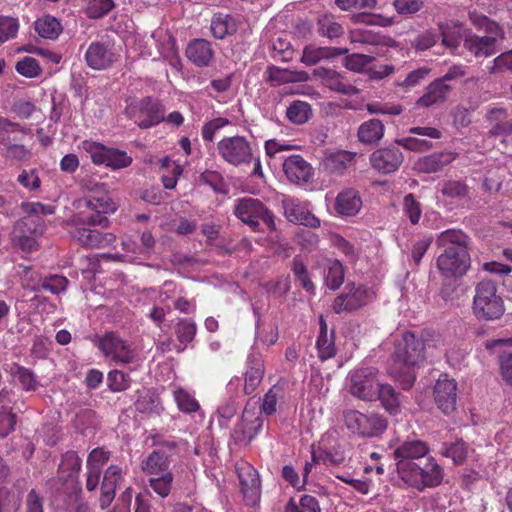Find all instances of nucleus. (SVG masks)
<instances>
[{
  "label": "nucleus",
  "mask_w": 512,
  "mask_h": 512,
  "mask_svg": "<svg viewBox=\"0 0 512 512\" xmlns=\"http://www.w3.org/2000/svg\"><path fill=\"white\" fill-rule=\"evenodd\" d=\"M470 237L461 229H447L436 238V245L442 249L436 260L440 274L445 278H459L471 266Z\"/></svg>",
  "instance_id": "obj_1"
},
{
  "label": "nucleus",
  "mask_w": 512,
  "mask_h": 512,
  "mask_svg": "<svg viewBox=\"0 0 512 512\" xmlns=\"http://www.w3.org/2000/svg\"><path fill=\"white\" fill-rule=\"evenodd\" d=\"M425 360L424 341L412 331H406L395 343L390 376L403 390L410 389L416 380V368Z\"/></svg>",
  "instance_id": "obj_2"
},
{
  "label": "nucleus",
  "mask_w": 512,
  "mask_h": 512,
  "mask_svg": "<svg viewBox=\"0 0 512 512\" xmlns=\"http://www.w3.org/2000/svg\"><path fill=\"white\" fill-rule=\"evenodd\" d=\"M97 347L103 356L115 365L129 366L131 371L140 366L139 351L133 343L120 337L118 332L106 331L99 338Z\"/></svg>",
  "instance_id": "obj_3"
},
{
  "label": "nucleus",
  "mask_w": 512,
  "mask_h": 512,
  "mask_svg": "<svg viewBox=\"0 0 512 512\" xmlns=\"http://www.w3.org/2000/svg\"><path fill=\"white\" fill-rule=\"evenodd\" d=\"M472 309L478 319L486 321L498 320L504 315V301L494 281L484 279L476 285Z\"/></svg>",
  "instance_id": "obj_4"
},
{
  "label": "nucleus",
  "mask_w": 512,
  "mask_h": 512,
  "mask_svg": "<svg viewBox=\"0 0 512 512\" xmlns=\"http://www.w3.org/2000/svg\"><path fill=\"white\" fill-rule=\"evenodd\" d=\"M47 229L42 217L25 215L13 225L10 237L13 246L24 253H32L40 248V239Z\"/></svg>",
  "instance_id": "obj_5"
},
{
  "label": "nucleus",
  "mask_w": 512,
  "mask_h": 512,
  "mask_svg": "<svg viewBox=\"0 0 512 512\" xmlns=\"http://www.w3.org/2000/svg\"><path fill=\"white\" fill-rule=\"evenodd\" d=\"M77 208L80 209L77 216L80 224L107 228L110 224L107 215L114 213L117 205L108 194H101L78 200Z\"/></svg>",
  "instance_id": "obj_6"
},
{
  "label": "nucleus",
  "mask_w": 512,
  "mask_h": 512,
  "mask_svg": "<svg viewBox=\"0 0 512 512\" xmlns=\"http://www.w3.org/2000/svg\"><path fill=\"white\" fill-rule=\"evenodd\" d=\"M402 475L399 477L410 487L423 491L426 488H435L439 486L444 478V469L440 466L434 457L427 458L425 465L419 463L402 464Z\"/></svg>",
  "instance_id": "obj_7"
},
{
  "label": "nucleus",
  "mask_w": 512,
  "mask_h": 512,
  "mask_svg": "<svg viewBox=\"0 0 512 512\" xmlns=\"http://www.w3.org/2000/svg\"><path fill=\"white\" fill-rule=\"evenodd\" d=\"M27 134L28 129L20 124L0 118V144L5 146V158L16 161L30 158V151L21 143Z\"/></svg>",
  "instance_id": "obj_8"
},
{
  "label": "nucleus",
  "mask_w": 512,
  "mask_h": 512,
  "mask_svg": "<svg viewBox=\"0 0 512 512\" xmlns=\"http://www.w3.org/2000/svg\"><path fill=\"white\" fill-rule=\"evenodd\" d=\"M235 216L249 225L253 231H261L260 221L269 229H275L274 215L259 200L250 197L238 199L234 207Z\"/></svg>",
  "instance_id": "obj_9"
},
{
  "label": "nucleus",
  "mask_w": 512,
  "mask_h": 512,
  "mask_svg": "<svg viewBox=\"0 0 512 512\" xmlns=\"http://www.w3.org/2000/svg\"><path fill=\"white\" fill-rule=\"evenodd\" d=\"M380 384L378 370L374 367L352 370L348 376L349 392L364 401L376 399Z\"/></svg>",
  "instance_id": "obj_10"
},
{
  "label": "nucleus",
  "mask_w": 512,
  "mask_h": 512,
  "mask_svg": "<svg viewBox=\"0 0 512 512\" xmlns=\"http://www.w3.org/2000/svg\"><path fill=\"white\" fill-rule=\"evenodd\" d=\"M128 117L141 129H148L164 121L163 104L151 97H144L127 108Z\"/></svg>",
  "instance_id": "obj_11"
},
{
  "label": "nucleus",
  "mask_w": 512,
  "mask_h": 512,
  "mask_svg": "<svg viewBox=\"0 0 512 512\" xmlns=\"http://www.w3.org/2000/svg\"><path fill=\"white\" fill-rule=\"evenodd\" d=\"M217 151L224 161L233 165H247L253 161L251 143L244 136H226L217 143Z\"/></svg>",
  "instance_id": "obj_12"
},
{
  "label": "nucleus",
  "mask_w": 512,
  "mask_h": 512,
  "mask_svg": "<svg viewBox=\"0 0 512 512\" xmlns=\"http://www.w3.org/2000/svg\"><path fill=\"white\" fill-rule=\"evenodd\" d=\"M235 469L245 503L255 506L261 496V481L257 470L247 462L236 464Z\"/></svg>",
  "instance_id": "obj_13"
},
{
  "label": "nucleus",
  "mask_w": 512,
  "mask_h": 512,
  "mask_svg": "<svg viewBox=\"0 0 512 512\" xmlns=\"http://www.w3.org/2000/svg\"><path fill=\"white\" fill-rule=\"evenodd\" d=\"M430 449L426 442L413 439L401 442L393 451L392 456L395 460V466L398 476L402 475L401 465H415L419 460L429 453Z\"/></svg>",
  "instance_id": "obj_14"
},
{
  "label": "nucleus",
  "mask_w": 512,
  "mask_h": 512,
  "mask_svg": "<svg viewBox=\"0 0 512 512\" xmlns=\"http://www.w3.org/2000/svg\"><path fill=\"white\" fill-rule=\"evenodd\" d=\"M434 399L440 411L446 415L456 409L457 383L447 374H441L434 386Z\"/></svg>",
  "instance_id": "obj_15"
},
{
  "label": "nucleus",
  "mask_w": 512,
  "mask_h": 512,
  "mask_svg": "<svg viewBox=\"0 0 512 512\" xmlns=\"http://www.w3.org/2000/svg\"><path fill=\"white\" fill-rule=\"evenodd\" d=\"M72 237L77 240L82 247L88 249H103L114 246L117 239L116 235L111 232H103L86 227L76 228L72 232Z\"/></svg>",
  "instance_id": "obj_16"
},
{
  "label": "nucleus",
  "mask_w": 512,
  "mask_h": 512,
  "mask_svg": "<svg viewBox=\"0 0 512 512\" xmlns=\"http://www.w3.org/2000/svg\"><path fill=\"white\" fill-rule=\"evenodd\" d=\"M84 58L91 69L104 70L116 61V54L110 44L93 41L89 44Z\"/></svg>",
  "instance_id": "obj_17"
},
{
  "label": "nucleus",
  "mask_w": 512,
  "mask_h": 512,
  "mask_svg": "<svg viewBox=\"0 0 512 512\" xmlns=\"http://www.w3.org/2000/svg\"><path fill=\"white\" fill-rule=\"evenodd\" d=\"M403 160V153L394 146L377 149L370 156L372 167L384 174L397 171Z\"/></svg>",
  "instance_id": "obj_18"
},
{
  "label": "nucleus",
  "mask_w": 512,
  "mask_h": 512,
  "mask_svg": "<svg viewBox=\"0 0 512 512\" xmlns=\"http://www.w3.org/2000/svg\"><path fill=\"white\" fill-rule=\"evenodd\" d=\"M345 289L347 292L337 296L332 304V309L337 314L351 312L367 302V291L363 287H355L353 283H349Z\"/></svg>",
  "instance_id": "obj_19"
},
{
  "label": "nucleus",
  "mask_w": 512,
  "mask_h": 512,
  "mask_svg": "<svg viewBox=\"0 0 512 512\" xmlns=\"http://www.w3.org/2000/svg\"><path fill=\"white\" fill-rule=\"evenodd\" d=\"M282 205L288 221L311 228L320 226V220L298 199L286 198L282 201Z\"/></svg>",
  "instance_id": "obj_20"
},
{
  "label": "nucleus",
  "mask_w": 512,
  "mask_h": 512,
  "mask_svg": "<svg viewBox=\"0 0 512 512\" xmlns=\"http://www.w3.org/2000/svg\"><path fill=\"white\" fill-rule=\"evenodd\" d=\"M346 427L362 438L379 437L387 429L385 418H344Z\"/></svg>",
  "instance_id": "obj_21"
},
{
  "label": "nucleus",
  "mask_w": 512,
  "mask_h": 512,
  "mask_svg": "<svg viewBox=\"0 0 512 512\" xmlns=\"http://www.w3.org/2000/svg\"><path fill=\"white\" fill-rule=\"evenodd\" d=\"M458 154L452 151L434 152L420 157L414 164V169L420 173H437L451 164Z\"/></svg>",
  "instance_id": "obj_22"
},
{
  "label": "nucleus",
  "mask_w": 512,
  "mask_h": 512,
  "mask_svg": "<svg viewBox=\"0 0 512 512\" xmlns=\"http://www.w3.org/2000/svg\"><path fill=\"white\" fill-rule=\"evenodd\" d=\"M499 36H478L470 30L465 34L464 48L475 57H489L496 53V42Z\"/></svg>",
  "instance_id": "obj_23"
},
{
  "label": "nucleus",
  "mask_w": 512,
  "mask_h": 512,
  "mask_svg": "<svg viewBox=\"0 0 512 512\" xmlns=\"http://www.w3.org/2000/svg\"><path fill=\"white\" fill-rule=\"evenodd\" d=\"M123 480L122 469L117 465H110L104 472L101 483V495L99 504L101 509H106L115 498L117 486Z\"/></svg>",
  "instance_id": "obj_24"
},
{
  "label": "nucleus",
  "mask_w": 512,
  "mask_h": 512,
  "mask_svg": "<svg viewBox=\"0 0 512 512\" xmlns=\"http://www.w3.org/2000/svg\"><path fill=\"white\" fill-rule=\"evenodd\" d=\"M441 195L447 205L462 206L471 199L469 186L459 180H447L441 184Z\"/></svg>",
  "instance_id": "obj_25"
},
{
  "label": "nucleus",
  "mask_w": 512,
  "mask_h": 512,
  "mask_svg": "<svg viewBox=\"0 0 512 512\" xmlns=\"http://www.w3.org/2000/svg\"><path fill=\"white\" fill-rule=\"evenodd\" d=\"M283 170L287 178L293 183H306L312 175L311 165L300 155H292L283 163Z\"/></svg>",
  "instance_id": "obj_26"
},
{
  "label": "nucleus",
  "mask_w": 512,
  "mask_h": 512,
  "mask_svg": "<svg viewBox=\"0 0 512 512\" xmlns=\"http://www.w3.org/2000/svg\"><path fill=\"white\" fill-rule=\"evenodd\" d=\"M348 52L346 48L340 47H318L313 44L303 48L300 62L307 66H314L323 60H330Z\"/></svg>",
  "instance_id": "obj_27"
},
{
  "label": "nucleus",
  "mask_w": 512,
  "mask_h": 512,
  "mask_svg": "<svg viewBox=\"0 0 512 512\" xmlns=\"http://www.w3.org/2000/svg\"><path fill=\"white\" fill-rule=\"evenodd\" d=\"M248 369L244 379V393L252 394L262 382L265 368L264 360L260 353H251L247 358Z\"/></svg>",
  "instance_id": "obj_28"
},
{
  "label": "nucleus",
  "mask_w": 512,
  "mask_h": 512,
  "mask_svg": "<svg viewBox=\"0 0 512 512\" xmlns=\"http://www.w3.org/2000/svg\"><path fill=\"white\" fill-rule=\"evenodd\" d=\"M185 54L195 66L202 68L210 65L214 51L208 40L194 39L188 44Z\"/></svg>",
  "instance_id": "obj_29"
},
{
  "label": "nucleus",
  "mask_w": 512,
  "mask_h": 512,
  "mask_svg": "<svg viewBox=\"0 0 512 512\" xmlns=\"http://www.w3.org/2000/svg\"><path fill=\"white\" fill-rule=\"evenodd\" d=\"M439 31L442 37V44L454 51L459 48L461 41H464L465 34L468 33V29L458 21H446L439 23Z\"/></svg>",
  "instance_id": "obj_30"
},
{
  "label": "nucleus",
  "mask_w": 512,
  "mask_h": 512,
  "mask_svg": "<svg viewBox=\"0 0 512 512\" xmlns=\"http://www.w3.org/2000/svg\"><path fill=\"white\" fill-rule=\"evenodd\" d=\"M262 418H238L232 430V437L237 444L247 445L262 428Z\"/></svg>",
  "instance_id": "obj_31"
},
{
  "label": "nucleus",
  "mask_w": 512,
  "mask_h": 512,
  "mask_svg": "<svg viewBox=\"0 0 512 512\" xmlns=\"http://www.w3.org/2000/svg\"><path fill=\"white\" fill-rule=\"evenodd\" d=\"M451 90L450 85L443 83V80L436 79L427 86L426 92L417 100L416 104L419 107L428 108L443 103Z\"/></svg>",
  "instance_id": "obj_32"
},
{
  "label": "nucleus",
  "mask_w": 512,
  "mask_h": 512,
  "mask_svg": "<svg viewBox=\"0 0 512 512\" xmlns=\"http://www.w3.org/2000/svg\"><path fill=\"white\" fill-rule=\"evenodd\" d=\"M171 455L163 449L152 451L140 465L141 470L149 475H160L169 472Z\"/></svg>",
  "instance_id": "obj_33"
},
{
  "label": "nucleus",
  "mask_w": 512,
  "mask_h": 512,
  "mask_svg": "<svg viewBox=\"0 0 512 512\" xmlns=\"http://www.w3.org/2000/svg\"><path fill=\"white\" fill-rule=\"evenodd\" d=\"M362 206V200L355 189L348 188L341 191L335 201V210L343 216L356 215Z\"/></svg>",
  "instance_id": "obj_34"
},
{
  "label": "nucleus",
  "mask_w": 512,
  "mask_h": 512,
  "mask_svg": "<svg viewBox=\"0 0 512 512\" xmlns=\"http://www.w3.org/2000/svg\"><path fill=\"white\" fill-rule=\"evenodd\" d=\"M237 29L238 23L231 14L219 12L212 16L210 30L214 38L225 39L235 34Z\"/></svg>",
  "instance_id": "obj_35"
},
{
  "label": "nucleus",
  "mask_w": 512,
  "mask_h": 512,
  "mask_svg": "<svg viewBox=\"0 0 512 512\" xmlns=\"http://www.w3.org/2000/svg\"><path fill=\"white\" fill-rule=\"evenodd\" d=\"M68 283L69 281L65 276L51 274L40 277L34 284L28 283L26 287L35 293L47 291L54 295H59L67 289Z\"/></svg>",
  "instance_id": "obj_36"
},
{
  "label": "nucleus",
  "mask_w": 512,
  "mask_h": 512,
  "mask_svg": "<svg viewBox=\"0 0 512 512\" xmlns=\"http://www.w3.org/2000/svg\"><path fill=\"white\" fill-rule=\"evenodd\" d=\"M487 121L491 125L489 134L492 136L512 135V120L507 119V111L503 108H493L487 113Z\"/></svg>",
  "instance_id": "obj_37"
},
{
  "label": "nucleus",
  "mask_w": 512,
  "mask_h": 512,
  "mask_svg": "<svg viewBox=\"0 0 512 512\" xmlns=\"http://www.w3.org/2000/svg\"><path fill=\"white\" fill-rule=\"evenodd\" d=\"M320 331L316 341L318 356L322 361L333 358L336 355V347L334 342V333L328 334V327L321 316L319 319Z\"/></svg>",
  "instance_id": "obj_38"
},
{
  "label": "nucleus",
  "mask_w": 512,
  "mask_h": 512,
  "mask_svg": "<svg viewBox=\"0 0 512 512\" xmlns=\"http://www.w3.org/2000/svg\"><path fill=\"white\" fill-rule=\"evenodd\" d=\"M468 445L463 439H457L454 442H442L438 453L452 460L454 465L460 466L464 464L468 456Z\"/></svg>",
  "instance_id": "obj_39"
},
{
  "label": "nucleus",
  "mask_w": 512,
  "mask_h": 512,
  "mask_svg": "<svg viewBox=\"0 0 512 512\" xmlns=\"http://www.w3.org/2000/svg\"><path fill=\"white\" fill-rule=\"evenodd\" d=\"M384 131V124L380 120L370 119L359 126L357 136L361 143L374 145L383 138Z\"/></svg>",
  "instance_id": "obj_40"
},
{
  "label": "nucleus",
  "mask_w": 512,
  "mask_h": 512,
  "mask_svg": "<svg viewBox=\"0 0 512 512\" xmlns=\"http://www.w3.org/2000/svg\"><path fill=\"white\" fill-rule=\"evenodd\" d=\"M355 153L337 151L327 155L323 161L326 171L332 174H342L354 161Z\"/></svg>",
  "instance_id": "obj_41"
},
{
  "label": "nucleus",
  "mask_w": 512,
  "mask_h": 512,
  "mask_svg": "<svg viewBox=\"0 0 512 512\" xmlns=\"http://www.w3.org/2000/svg\"><path fill=\"white\" fill-rule=\"evenodd\" d=\"M316 31L321 37H325L330 40L339 38L344 34L342 24L336 20L334 15L327 13L318 16L316 21Z\"/></svg>",
  "instance_id": "obj_42"
},
{
  "label": "nucleus",
  "mask_w": 512,
  "mask_h": 512,
  "mask_svg": "<svg viewBox=\"0 0 512 512\" xmlns=\"http://www.w3.org/2000/svg\"><path fill=\"white\" fill-rule=\"evenodd\" d=\"M34 28L41 38L49 40H56L63 31L60 20L52 15L38 18L34 23Z\"/></svg>",
  "instance_id": "obj_43"
},
{
  "label": "nucleus",
  "mask_w": 512,
  "mask_h": 512,
  "mask_svg": "<svg viewBox=\"0 0 512 512\" xmlns=\"http://www.w3.org/2000/svg\"><path fill=\"white\" fill-rule=\"evenodd\" d=\"M134 406L135 410L142 414H160L162 411L159 396L150 389L139 391Z\"/></svg>",
  "instance_id": "obj_44"
},
{
  "label": "nucleus",
  "mask_w": 512,
  "mask_h": 512,
  "mask_svg": "<svg viewBox=\"0 0 512 512\" xmlns=\"http://www.w3.org/2000/svg\"><path fill=\"white\" fill-rule=\"evenodd\" d=\"M324 278L326 286L337 290L344 282V268L337 259H327L324 263Z\"/></svg>",
  "instance_id": "obj_45"
},
{
  "label": "nucleus",
  "mask_w": 512,
  "mask_h": 512,
  "mask_svg": "<svg viewBox=\"0 0 512 512\" xmlns=\"http://www.w3.org/2000/svg\"><path fill=\"white\" fill-rule=\"evenodd\" d=\"M376 399L381 401L382 406L389 414L396 415L400 413L399 393L391 385L381 383Z\"/></svg>",
  "instance_id": "obj_46"
},
{
  "label": "nucleus",
  "mask_w": 512,
  "mask_h": 512,
  "mask_svg": "<svg viewBox=\"0 0 512 512\" xmlns=\"http://www.w3.org/2000/svg\"><path fill=\"white\" fill-rule=\"evenodd\" d=\"M469 20L475 28L483 29L488 35L499 36V38L504 37V31L501 26L486 15L471 11L469 12Z\"/></svg>",
  "instance_id": "obj_47"
},
{
  "label": "nucleus",
  "mask_w": 512,
  "mask_h": 512,
  "mask_svg": "<svg viewBox=\"0 0 512 512\" xmlns=\"http://www.w3.org/2000/svg\"><path fill=\"white\" fill-rule=\"evenodd\" d=\"M174 400L182 413L191 414L200 411V404L193 394L179 388L174 391Z\"/></svg>",
  "instance_id": "obj_48"
},
{
  "label": "nucleus",
  "mask_w": 512,
  "mask_h": 512,
  "mask_svg": "<svg viewBox=\"0 0 512 512\" xmlns=\"http://www.w3.org/2000/svg\"><path fill=\"white\" fill-rule=\"evenodd\" d=\"M291 271L296 279L299 282L300 286L306 291H313L315 286L310 279V275L307 269V266L304 264L302 258L300 256H295L292 260Z\"/></svg>",
  "instance_id": "obj_49"
},
{
  "label": "nucleus",
  "mask_w": 512,
  "mask_h": 512,
  "mask_svg": "<svg viewBox=\"0 0 512 512\" xmlns=\"http://www.w3.org/2000/svg\"><path fill=\"white\" fill-rule=\"evenodd\" d=\"M82 149L89 154L91 160L96 165H104L110 151L109 147L92 140H84L81 143Z\"/></svg>",
  "instance_id": "obj_50"
},
{
  "label": "nucleus",
  "mask_w": 512,
  "mask_h": 512,
  "mask_svg": "<svg viewBox=\"0 0 512 512\" xmlns=\"http://www.w3.org/2000/svg\"><path fill=\"white\" fill-rule=\"evenodd\" d=\"M107 386L112 392H123L130 388L131 377L119 369H113L107 374Z\"/></svg>",
  "instance_id": "obj_51"
},
{
  "label": "nucleus",
  "mask_w": 512,
  "mask_h": 512,
  "mask_svg": "<svg viewBox=\"0 0 512 512\" xmlns=\"http://www.w3.org/2000/svg\"><path fill=\"white\" fill-rule=\"evenodd\" d=\"M311 107L307 102L294 101L287 108L286 116L294 124L300 125L309 119Z\"/></svg>",
  "instance_id": "obj_52"
},
{
  "label": "nucleus",
  "mask_w": 512,
  "mask_h": 512,
  "mask_svg": "<svg viewBox=\"0 0 512 512\" xmlns=\"http://www.w3.org/2000/svg\"><path fill=\"white\" fill-rule=\"evenodd\" d=\"M324 85L330 90L343 95L351 96L358 93V89L346 81L344 77L337 71H334V73L330 76V78L327 79V82Z\"/></svg>",
  "instance_id": "obj_53"
},
{
  "label": "nucleus",
  "mask_w": 512,
  "mask_h": 512,
  "mask_svg": "<svg viewBox=\"0 0 512 512\" xmlns=\"http://www.w3.org/2000/svg\"><path fill=\"white\" fill-rule=\"evenodd\" d=\"M287 512H321L318 500L311 495H303L300 498L299 505L290 499L287 506Z\"/></svg>",
  "instance_id": "obj_54"
},
{
  "label": "nucleus",
  "mask_w": 512,
  "mask_h": 512,
  "mask_svg": "<svg viewBox=\"0 0 512 512\" xmlns=\"http://www.w3.org/2000/svg\"><path fill=\"white\" fill-rule=\"evenodd\" d=\"M82 466V460L74 451H68L62 456L59 470L68 471L67 479L75 480Z\"/></svg>",
  "instance_id": "obj_55"
},
{
  "label": "nucleus",
  "mask_w": 512,
  "mask_h": 512,
  "mask_svg": "<svg viewBox=\"0 0 512 512\" xmlns=\"http://www.w3.org/2000/svg\"><path fill=\"white\" fill-rule=\"evenodd\" d=\"M350 39L354 43L378 46L384 44V37L368 29H355L350 32Z\"/></svg>",
  "instance_id": "obj_56"
},
{
  "label": "nucleus",
  "mask_w": 512,
  "mask_h": 512,
  "mask_svg": "<svg viewBox=\"0 0 512 512\" xmlns=\"http://www.w3.org/2000/svg\"><path fill=\"white\" fill-rule=\"evenodd\" d=\"M14 376L25 391H35L39 386L37 376L31 369L17 365Z\"/></svg>",
  "instance_id": "obj_57"
},
{
  "label": "nucleus",
  "mask_w": 512,
  "mask_h": 512,
  "mask_svg": "<svg viewBox=\"0 0 512 512\" xmlns=\"http://www.w3.org/2000/svg\"><path fill=\"white\" fill-rule=\"evenodd\" d=\"M113 7L112 0H89L85 13L88 18L99 19L107 15Z\"/></svg>",
  "instance_id": "obj_58"
},
{
  "label": "nucleus",
  "mask_w": 512,
  "mask_h": 512,
  "mask_svg": "<svg viewBox=\"0 0 512 512\" xmlns=\"http://www.w3.org/2000/svg\"><path fill=\"white\" fill-rule=\"evenodd\" d=\"M19 30L18 18L11 16H0V44L13 39Z\"/></svg>",
  "instance_id": "obj_59"
},
{
  "label": "nucleus",
  "mask_w": 512,
  "mask_h": 512,
  "mask_svg": "<svg viewBox=\"0 0 512 512\" xmlns=\"http://www.w3.org/2000/svg\"><path fill=\"white\" fill-rule=\"evenodd\" d=\"M15 68L20 75L27 78H35L42 72L38 60L30 56H25L19 60Z\"/></svg>",
  "instance_id": "obj_60"
},
{
  "label": "nucleus",
  "mask_w": 512,
  "mask_h": 512,
  "mask_svg": "<svg viewBox=\"0 0 512 512\" xmlns=\"http://www.w3.org/2000/svg\"><path fill=\"white\" fill-rule=\"evenodd\" d=\"M282 397V390L277 386L271 387L268 392L264 395L262 399V404L260 406L261 413H264L266 416H270L274 414L277 409L278 400Z\"/></svg>",
  "instance_id": "obj_61"
},
{
  "label": "nucleus",
  "mask_w": 512,
  "mask_h": 512,
  "mask_svg": "<svg viewBox=\"0 0 512 512\" xmlns=\"http://www.w3.org/2000/svg\"><path fill=\"white\" fill-rule=\"evenodd\" d=\"M172 482L173 474L171 472H166L165 474H161L159 477L151 478L149 480V486L155 493L162 498H165L171 491Z\"/></svg>",
  "instance_id": "obj_62"
},
{
  "label": "nucleus",
  "mask_w": 512,
  "mask_h": 512,
  "mask_svg": "<svg viewBox=\"0 0 512 512\" xmlns=\"http://www.w3.org/2000/svg\"><path fill=\"white\" fill-rule=\"evenodd\" d=\"M132 163V157L129 156L125 151L110 148L107 156V161L104 165L114 170L122 169L130 166Z\"/></svg>",
  "instance_id": "obj_63"
},
{
  "label": "nucleus",
  "mask_w": 512,
  "mask_h": 512,
  "mask_svg": "<svg viewBox=\"0 0 512 512\" xmlns=\"http://www.w3.org/2000/svg\"><path fill=\"white\" fill-rule=\"evenodd\" d=\"M20 208L25 214L34 217H41L40 215H52L56 211L55 205L43 204L41 202H22Z\"/></svg>",
  "instance_id": "obj_64"
}]
</instances>
